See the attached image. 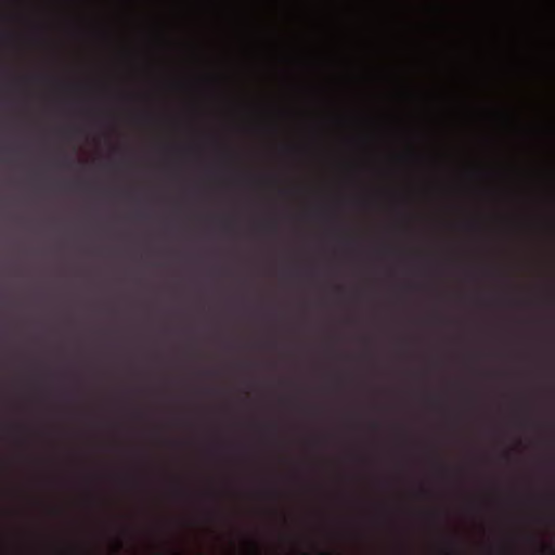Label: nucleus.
<instances>
[{"label": "nucleus", "mask_w": 555, "mask_h": 555, "mask_svg": "<svg viewBox=\"0 0 555 555\" xmlns=\"http://www.w3.org/2000/svg\"><path fill=\"white\" fill-rule=\"evenodd\" d=\"M544 551H547L548 553H553V548H552V547H550V546H545V547H544Z\"/></svg>", "instance_id": "1"}, {"label": "nucleus", "mask_w": 555, "mask_h": 555, "mask_svg": "<svg viewBox=\"0 0 555 555\" xmlns=\"http://www.w3.org/2000/svg\"><path fill=\"white\" fill-rule=\"evenodd\" d=\"M450 548L453 551L454 550V544L453 543H450L449 544Z\"/></svg>", "instance_id": "2"}, {"label": "nucleus", "mask_w": 555, "mask_h": 555, "mask_svg": "<svg viewBox=\"0 0 555 555\" xmlns=\"http://www.w3.org/2000/svg\"><path fill=\"white\" fill-rule=\"evenodd\" d=\"M253 547H254V551H255L256 553H258L257 545H255V544H254V545H253Z\"/></svg>", "instance_id": "3"}, {"label": "nucleus", "mask_w": 555, "mask_h": 555, "mask_svg": "<svg viewBox=\"0 0 555 555\" xmlns=\"http://www.w3.org/2000/svg\"><path fill=\"white\" fill-rule=\"evenodd\" d=\"M176 555H184V554H181V553H176Z\"/></svg>", "instance_id": "4"}]
</instances>
